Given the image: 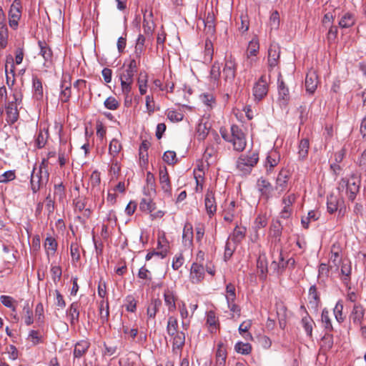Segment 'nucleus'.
<instances>
[{"label":"nucleus","mask_w":366,"mask_h":366,"mask_svg":"<svg viewBox=\"0 0 366 366\" xmlns=\"http://www.w3.org/2000/svg\"><path fill=\"white\" fill-rule=\"evenodd\" d=\"M231 134L221 132L222 138L232 144L233 148L237 152H242L247 145L245 135L237 125H232L230 129Z\"/></svg>","instance_id":"obj_1"},{"label":"nucleus","mask_w":366,"mask_h":366,"mask_svg":"<svg viewBox=\"0 0 366 366\" xmlns=\"http://www.w3.org/2000/svg\"><path fill=\"white\" fill-rule=\"evenodd\" d=\"M342 187H346V193L350 201L353 202L360 191L361 185V176L357 173H352L350 179L342 178L339 183Z\"/></svg>","instance_id":"obj_2"},{"label":"nucleus","mask_w":366,"mask_h":366,"mask_svg":"<svg viewBox=\"0 0 366 366\" xmlns=\"http://www.w3.org/2000/svg\"><path fill=\"white\" fill-rule=\"evenodd\" d=\"M49 173L48 170L37 169L34 167L31 174L30 185L33 193H36L46 185L49 182Z\"/></svg>","instance_id":"obj_3"},{"label":"nucleus","mask_w":366,"mask_h":366,"mask_svg":"<svg viewBox=\"0 0 366 366\" xmlns=\"http://www.w3.org/2000/svg\"><path fill=\"white\" fill-rule=\"evenodd\" d=\"M22 94L20 89H15L14 90V101L8 103L6 106V120L9 124L16 122L19 117V112L17 106L22 101Z\"/></svg>","instance_id":"obj_4"},{"label":"nucleus","mask_w":366,"mask_h":366,"mask_svg":"<svg viewBox=\"0 0 366 366\" xmlns=\"http://www.w3.org/2000/svg\"><path fill=\"white\" fill-rule=\"evenodd\" d=\"M259 160L258 153L253 152L249 155H242L237 162V169L243 174H249Z\"/></svg>","instance_id":"obj_5"},{"label":"nucleus","mask_w":366,"mask_h":366,"mask_svg":"<svg viewBox=\"0 0 366 366\" xmlns=\"http://www.w3.org/2000/svg\"><path fill=\"white\" fill-rule=\"evenodd\" d=\"M21 16V4L20 0H14L9 11V24L14 30L17 29L19 21Z\"/></svg>","instance_id":"obj_6"},{"label":"nucleus","mask_w":366,"mask_h":366,"mask_svg":"<svg viewBox=\"0 0 366 366\" xmlns=\"http://www.w3.org/2000/svg\"><path fill=\"white\" fill-rule=\"evenodd\" d=\"M280 53V46L277 43L273 42L269 45L267 56V65L269 71L278 66Z\"/></svg>","instance_id":"obj_7"},{"label":"nucleus","mask_w":366,"mask_h":366,"mask_svg":"<svg viewBox=\"0 0 366 366\" xmlns=\"http://www.w3.org/2000/svg\"><path fill=\"white\" fill-rule=\"evenodd\" d=\"M237 63L235 59L229 56L226 57L224 66L223 68V77L225 81L232 83L236 76Z\"/></svg>","instance_id":"obj_8"},{"label":"nucleus","mask_w":366,"mask_h":366,"mask_svg":"<svg viewBox=\"0 0 366 366\" xmlns=\"http://www.w3.org/2000/svg\"><path fill=\"white\" fill-rule=\"evenodd\" d=\"M267 92L268 85L267 78L264 75H262L253 86V95L254 99L256 100L260 101L267 95Z\"/></svg>","instance_id":"obj_9"},{"label":"nucleus","mask_w":366,"mask_h":366,"mask_svg":"<svg viewBox=\"0 0 366 366\" xmlns=\"http://www.w3.org/2000/svg\"><path fill=\"white\" fill-rule=\"evenodd\" d=\"M159 175V184L162 191L167 196L170 197L172 195V184L166 167L160 168Z\"/></svg>","instance_id":"obj_10"},{"label":"nucleus","mask_w":366,"mask_h":366,"mask_svg":"<svg viewBox=\"0 0 366 366\" xmlns=\"http://www.w3.org/2000/svg\"><path fill=\"white\" fill-rule=\"evenodd\" d=\"M257 187L263 198L269 199L272 197L274 187L267 179L263 177L258 179Z\"/></svg>","instance_id":"obj_11"},{"label":"nucleus","mask_w":366,"mask_h":366,"mask_svg":"<svg viewBox=\"0 0 366 366\" xmlns=\"http://www.w3.org/2000/svg\"><path fill=\"white\" fill-rule=\"evenodd\" d=\"M204 206L207 214L209 217L214 215L217 212V203L214 193L212 190L207 189L204 197Z\"/></svg>","instance_id":"obj_12"},{"label":"nucleus","mask_w":366,"mask_h":366,"mask_svg":"<svg viewBox=\"0 0 366 366\" xmlns=\"http://www.w3.org/2000/svg\"><path fill=\"white\" fill-rule=\"evenodd\" d=\"M163 296L168 311L170 312H174L177 309L176 302L178 300L177 293L174 290L167 288L164 290Z\"/></svg>","instance_id":"obj_13"},{"label":"nucleus","mask_w":366,"mask_h":366,"mask_svg":"<svg viewBox=\"0 0 366 366\" xmlns=\"http://www.w3.org/2000/svg\"><path fill=\"white\" fill-rule=\"evenodd\" d=\"M38 46L39 48V55H41L44 60V66H49L51 64L53 58V52L48 44L44 41H39Z\"/></svg>","instance_id":"obj_14"},{"label":"nucleus","mask_w":366,"mask_h":366,"mask_svg":"<svg viewBox=\"0 0 366 366\" xmlns=\"http://www.w3.org/2000/svg\"><path fill=\"white\" fill-rule=\"evenodd\" d=\"M6 80V84L9 88L14 86L15 82V66L14 64L13 57L9 55L6 59V64L5 65Z\"/></svg>","instance_id":"obj_15"},{"label":"nucleus","mask_w":366,"mask_h":366,"mask_svg":"<svg viewBox=\"0 0 366 366\" xmlns=\"http://www.w3.org/2000/svg\"><path fill=\"white\" fill-rule=\"evenodd\" d=\"M290 178L289 171L282 169L276 179V184L274 189L278 191L279 194L285 192L287 187L288 180Z\"/></svg>","instance_id":"obj_16"},{"label":"nucleus","mask_w":366,"mask_h":366,"mask_svg":"<svg viewBox=\"0 0 366 366\" xmlns=\"http://www.w3.org/2000/svg\"><path fill=\"white\" fill-rule=\"evenodd\" d=\"M365 310L360 304H355L352 312L350 315V320L357 326L362 324V321L365 316Z\"/></svg>","instance_id":"obj_17"},{"label":"nucleus","mask_w":366,"mask_h":366,"mask_svg":"<svg viewBox=\"0 0 366 366\" xmlns=\"http://www.w3.org/2000/svg\"><path fill=\"white\" fill-rule=\"evenodd\" d=\"M204 277V268L202 264L194 262L191 267L190 279L193 283L200 282Z\"/></svg>","instance_id":"obj_18"},{"label":"nucleus","mask_w":366,"mask_h":366,"mask_svg":"<svg viewBox=\"0 0 366 366\" xmlns=\"http://www.w3.org/2000/svg\"><path fill=\"white\" fill-rule=\"evenodd\" d=\"M193 227L190 222L184 224L182 232V244L185 247L191 248L193 245Z\"/></svg>","instance_id":"obj_19"},{"label":"nucleus","mask_w":366,"mask_h":366,"mask_svg":"<svg viewBox=\"0 0 366 366\" xmlns=\"http://www.w3.org/2000/svg\"><path fill=\"white\" fill-rule=\"evenodd\" d=\"M71 149V146L69 144H67L66 141L60 142V147L59 149V163L61 167L64 166L69 160Z\"/></svg>","instance_id":"obj_20"},{"label":"nucleus","mask_w":366,"mask_h":366,"mask_svg":"<svg viewBox=\"0 0 366 366\" xmlns=\"http://www.w3.org/2000/svg\"><path fill=\"white\" fill-rule=\"evenodd\" d=\"M317 84L318 81L316 72L314 71H309L305 78L306 91L310 94H313L317 89Z\"/></svg>","instance_id":"obj_21"},{"label":"nucleus","mask_w":366,"mask_h":366,"mask_svg":"<svg viewBox=\"0 0 366 366\" xmlns=\"http://www.w3.org/2000/svg\"><path fill=\"white\" fill-rule=\"evenodd\" d=\"M67 77L70 80L71 78L69 76H66V75L63 76V78L61 80V93H60V99L62 102H64V103L69 102V100L71 97V83L66 82Z\"/></svg>","instance_id":"obj_22"},{"label":"nucleus","mask_w":366,"mask_h":366,"mask_svg":"<svg viewBox=\"0 0 366 366\" xmlns=\"http://www.w3.org/2000/svg\"><path fill=\"white\" fill-rule=\"evenodd\" d=\"M162 306V301L159 298L152 299L147 309V322L149 320H154L157 312Z\"/></svg>","instance_id":"obj_23"},{"label":"nucleus","mask_w":366,"mask_h":366,"mask_svg":"<svg viewBox=\"0 0 366 366\" xmlns=\"http://www.w3.org/2000/svg\"><path fill=\"white\" fill-rule=\"evenodd\" d=\"M152 12H149L148 14L146 13L144 14L143 24L142 27L144 29V34L147 35L148 38L152 36L153 31L154 29V24L152 19Z\"/></svg>","instance_id":"obj_24"},{"label":"nucleus","mask_w":366,"mask_h":366,"mask_svg":"<svg viewBox=\"0 0 366 366\" xmlns=\"http://www.w3.org/2000/svg\"><path fill=\"white\" fill-rule=\"evenodd\" d=\"M245 234L246 228L244 227L237 226L228 237V239L231 240L234 244H238L244 239Z\"/></svg>","instance_id":"obj_25"},{"label":"nucleus","mask_w":366,"mask_h":366,"mask_svg":"<svg viewBox=\"0 0 366 366\" xmlns=\"http://www.w3.org/2000/svg\"><path fill=\"white\" fill-rule=\"evenodd\" d=\"M68 316L70 317V323L76 325L79 320V304L77 302H72L66 311Z\"/></svg>","instance_id":"obj_26"},{"label":"nucleus","mask_w":366,"mask_h":366,"mask_svg":"<svg viewBox=\"0 0 366 366\" xmlns=\"http://www.w3.org/2000/svg\"><path fill=\"white\" fill-rule=\"evenodd\" d=\"M178 328L177 319L174 316H169L167 320V332L171 339L181 332Z\"/></svg>","instance_id":"obj_27"},{"label":"nucleus","mask_w":366,"mask_h":366,"mask_svg":"<svg viewBox=\"0 0 366 366\" xmlns=\"http://www.w3.org/2000/svg\"><path fill=\"white\" fill-rule=\"evenodd\" d=\"M227 349L223 343L217 345V350L216 352V365L225 366L227 359Z\"/></svg>","instance_id":"obj_28"},{"label":"nucleus","mask_w":366,"mask_h":366,"mask_svg":"<svg viewBox=\"0 0 366 366\" xmlns=\"http://www.w3.org/2000/svg\"><path fill=\"white\" fill-rule=\"evenodd\" d=\"M352 272V266L350 261H344L341 266L342 281L347 286L350 282V275Z\"/></svg>","instance_id":"obj_29"},{"label":"nucleus","mask_w":366,"mask_h":366,"mask_svg":"<svg viewBox=\"0 0 366 366\" xmlns=\"http://www.w3.org/2000/svg\"><path fill=\"white\" fill-rule=\"evenodd\" d=\"M155 178L154 174L147 172L146 177V186L144 188V194L145 195H152L155 194Z\"/></svg>","instance_id":"obj_30"},{"label":"nucleus","mask_w":366,"mask_h":366,"mask_svg":"<svg viewBox=\"0 0 366 366\" xmlns=\"http://www.w3.org/2000/svg\"><path fill=\"white\" fill-rule=\"evenodd\" d=\"M32 89L34 97L37 100H41L43 98V86L41 80L36 76H32Z\"/></svg>","instance_id":"obj_31"},{"label":"nucleus","mask_w":366,"mask_h":366,"mask_svg":"<svg viewBox=\"0 0 366 366\" xmlns=\"http://www.w3.org/2000/svg\"><path fill=\"white\" fill-rule=\"evenodd\" d=\"M340 198L337 196L331 194L327 198V210L330 214H333L337 212L340 204Z\"/></svg>","instance_id":"obj_32"},{"label":"nucleus","mask_w":366,"mask_h":366,"mask_svg":"<svg viewBox=\"0 0 366 366\" xmlns=\"http://www.w3.org/2000/svg\"><path fill=\"white\" fill-rule=\"evenodd\" d=\"M257 267L259 272V278L265 280L267 273V261L264 255H260L257 260Z\"/></svg>","instance_id":"obj_33"},{"label":"nucleus","mask_w":366,"mask_h":366,"mask_svg":"<svg viewBox=\"0 0 366 366\" xmlns=\"http://www.w3.org/2000/svg\"><path fill=\"white\" fill-rule=\"evenodd\" d=\"M89 347V343L87 341L82 340L77 342L74 349V357L80 358L88 350Z\"/></svg>","instance_id":"obj_34"},{"label":"nucleus","mask_w":366,"mask_h":366,"mask_svg":"<svg viewBox=\"0 0 366 366\" xmlns=\"http://www.w3.org/2000/svg\"><path fill=\"white\" fill-rule=\"evenodd\" d=\"M171 340L172 342L173 351H175L176 350L180 351L185 343V334L184 332L181 331L177 335L176 334V335Z\"/></svg>","instance_id":"obj_35"},{"label":"nucleus","mask_w":366,"mask_h":366,"mask_svg":"<svg viewBox=\"0 0 366 366\" xmlns=\"http://www.w3.org/2000/svg\"><path fill=\"white\" fill-rule=\"evenodd\" d=\"M356 19L354 14L347 12L344 14L339 21V25L342 28H349L355 23Z\"/></svg>","instance_id":"obj_36"},{"label":"nucleus","mask_w":366,"mask_h":366,"mask_svg":"<svg viewBox=\"0 0 366 366\" xmlns=\"http://www.w3.org/2000/svg\"><path fill=\"white\" fill-rule=\"evenodd\" d=\"M122 149V144L117 139H113L109 145V154L112 157V162H114V158L117 157L119 153Z\"/></svg>","instance_id":"obj_37"},{"label":"nucleus","mask_w":366,"mask_h":366,"mask_svg":"<svg viewBox=\"0 0 366 366\" xmlns=\"http://www.w3.org/2000/svg\"><path fill=\"white\" fill-rule=\"evenodd\" d=\"M58 244L56 240L52 237H47L44 242V248L47 255H54L57 249Z\"/></svg>","instance_id":"obj_38"},{"label":"nucleus","mask_w":366,"mask_h":366,"mask_svg":"<svg viewBox=\"0 0 366 366\" xmlns=\"http://www.w3.org/2000/svg\"><path fill=\"white\" fill-rule=\"evenodd\" d=\"M280 158L275 152H272L267 157L265 167L267 168V173L269 174L272 172V169L279 163Z\"/></svg>","instance_id":"obj_39"},{"label":"nucleus","mask_w":366,"mask_h":366,"mask_svg":"<svg viewBox=\"0 0 366 366\" xmlns=\"http://www.w3.org/2000/svg\"><path fill=\"white\" fill-rule=\"evenodd\" d=\"M277 83L280 97L285 102L287 101L289 99V89L286 86L280 73L278 76Z\"/></svg>","instance_id":"obj_40"},{"label":"nucleus","mask_w":366,"mask_h":366,"mask_svg":"<svg viewBox=\"0 0 366 366\" xmlns=\"http://www.w3.org/2000/svg\"><path fill=\"white\" fill-rule=\"evenodd\" d=\"M207 324L209 327L210 332H216L217 326L219 325V321L214 312L209 311L207 313Z\"/></svg>","instance_id":"obj_41"},{"label":"nucleus","mask_w":366,"mask_h":366,"mask_svg":"<svg viewBox=\"0 0 366 366\" xmlns=\"http://www.w3.org/2000/svg\"><path fill=\"white\" fill-rule=\"evenodd\" d=\"M100 320L102 324L108 321L109 317V306L108 302L104 300L99 302Z\"/></svg>","instance_id":"obj_42"},{"label":"nucleus","mask_w":366,"mask_h":366,"mask_svg":"<svg viewBox=\"0 0 366 366\" xmlns=\"http://www.w3.org/2000/svg\"><path fill=\"white\" fill-rule=\"evenodd\" d=\"M151 195H146V197L142 199L139 203V208L142 212H152L154 209V203L152 202Z\"/></svg>","instance_id":"obj_43"},{"label":"nucleus","mask_w":366,"mask_h":366,"mask_svg":"<svg viewBox=\"0 0 366 366\" xmlns=\"http://www.w3.org/2000/svg\"><path fill=\"white\" fill-rule=\"evenodd\" d=\"M259 49V41L256 37H254L249 42L247 51V58L250 59L252 56H255L257 54Z\"/></svg>","instance_id":"obj_44"},{"label":"nucleus","mask_w":366,"mask_h":366,"mask_svg":"<svg viewBox=\"0 0 366 366\" xmlns=\"http://www.w3.org/2000/svg\"><path fill=\"white\" fill-rule=\"evenodd\" d=\"M147 81H148V75L146 72H141L139 74V77L137 80V84L139 86V90L142 95H144L147 92Z\"/></svg>","instance_id":"obj_45"},{"label":"nucleus","mask_w":366,"mask_h":366,"mask_svg":"<svg viewBox=\"0 0 366 366\" xmlns=\"http://www.w3.org/2000/svg\"><path fill=\"white\" fill-rule=\"evenodd\" d=\"M8 41V29L5 23H0V49H4Z\"/></svg>","instance_id":"obj_46"},{"label":"nucleus","mask_w":366,"mask_h":366,"mask_svg":"<svg viewBox=\"0 0 366 366\" xmlns=\"http://www.w3.org/2000/svg\"><path fill=\"white\" fill-rule=\"evenodd\" d=\"M234 207H235V202L234 201H232L227 207L224 209L223 212L224 215V219L226 222H232L234 217Z\"/></svg>","instance_id":"obj_47"},{"label":"nucleus","mask_w":366,"mask_h":366,"mask_svg":"<svg viewBox=\"0 0 366 366\" xmlns=\"http://www.w3.org/2000/svg\"><path fill=\"white\" fill-rule=\"evenodd\" d=\"M0 301L3 305L11 310L12 312H16V301L11 296L1 295Z\"/></svg>","instance_id":"obj_48"},{"label":"nucleus","mask_w":366,"mask_h":366,"mask_svg":"<svg viewBox=\"0 0 366 366\" xmlns=\"http://www.w3.org/2000/svg\"><path fill=\"white\" fill-rule=\"evenodd\" d=\"M302 325L305 329V331L307 336L312 337V326L314 325V321L309 316H305L302 317L301 321Z\"/></svg>","instance_id":"obj_49"},{"label":"nucleus","mask_w":366,"mask_h":366,"mask_svg":"<svg viewBox=\"0 0 366 366\" xmlns=\"http://www.w3.org/2000/svg\"><path fill=\"white\" fill-rule=\"evenodd\" d=\"M321 320L325 330L327 331H332L333 330L329 312L327 309H324L322 311Z\"/></svg>","instance_id":"obj_50"},{"label":"nucleus","mask_w":366,"mask_h":366,"mask_svg":"<svg viewBox=\"0 0 366 366\" xmlns=\"http://www.w3.org/2000/svg\"><path fill=\"white\" fill-rule=\"evenodd\" d=\"M234 350L237 352L242 355H248L252 351V346L249 343H244L242 342H239L236 343L234 346Z\"/></svg>","instance_id":"obj_51"},{"label":"nucleus","mask_w":366,"mask_h":366,"mask_svg":"<svg viewBox=\"0 0 366 366\" xmlns=\"http://www.w3.org/2000/svg\"><path fill=\"white\" fill-rule=\"evenodd\" d=\"M280 19L279 12L277 11H272L269 21V25L271 30H277L280 26Z\"/></svg>","instance_id":"obj_52"},{"label":"nucleus","mask_w":366,"mask_h":366,"mask_svg":"<svg viewBox=\"0 0 366 366\" xmlns=\"http://www.w3.org/2000/svg\"><path fill=\"white\" fill-rule=\"evenodd\" d=\"M310 147V142L308 139H302L299 144V156L300 158L304 159L307 156L308 149Z\"/></svg>","instance_id":"obj_53"},{"label":"nucleus","mask_w":366,"mask_h":366,"mask_svg":"<svg viewBox=\"0 0 366 366\" xmlns=\"http://www.w3.org/2000/svg\"><path fill=\"white\" fill-rule=\"evenodd\" d=\"M221 74V67L220 64L218 62H214V64L212 66L211 70H210V77L211 79H212L215 83H218Z\"/></svg>","instance_id":"obj_54"},{"label":"nucleus","mask_w":366,"mask_h":366,"mask_svg":"<svg viewBox=\"0 0 366 366\" xmlns=\"http://www.w3.org/2000/svg\"><path fill=\"white\" fill-rule=\"evenodd\" d=\"M24 322L26 325H31L33 320V312L30 309L29 303H26L23 308Z\"/></svg>","instance_id":"obj_55"},{"label":"nucleus","mask_w":366,"mask_h":366,"mask_svg":"<svg viewBox=\"0 0 366 366\" xmlns=\"http://www.w3.org/2000/svg\"><path fill=\"white\" fill-rule=\"evenodd\" d=\"M121 81V88L122 92L124 96H127V98H129V102H132V85L133 81H129L127 80H120Z\"/></svg>","instance_id":"obj_56"},{"label":"nucleus","mask_w":366,"mask_h":366,"mask_svg":"<svg viewBox=\"0 0 366 366\" xmlns=\"http://www.w3.org/2000/svg\"><path fill=\"white\" fill-rule=\"evenodd\" d=\"M343 304L341 300H339L334 308V315L336 320L341 323L344 321L345 317L342 315Z\"/></svg>","instance_id":"obj_57"},{"label":"nucleus","mask_w":366,"mask_h":366,"mask_svg":"<svg viewBox=\"0 0 366 366\" xmlns=\"http://www.w3.org/2000/svg\"><path fill=\"white\" fill-rule=\"evenodd\" d=\"M124 307L127 312H134L137 309V301L132 295H128L125 299Z\"/></svg>","instance_id":"obj_58"},{"label":"nucleus","mask_w":366,"mask_h":366,"mask_svg":"<svg viewBox=\"0 0 366 366\" xmlns=\"http://www.w3.org/2000/svg\"><path fill=\"white\" fill-rule=\"evenodd\" d=\"M252 326V322L250 320L244 321L242 323L240 324L239 327V332L240 334L243 335V333H246V335L244 336L245 339L247 340H252V336L250 333H247L249 330V329Z\"/></svg>","instance_id":"obj_59"},{"label":"nucleus","mask_w":366,"mask_h":366,"mask_svg":"<svg viewBox=\"0 0 366 366\" xmlns=\"http://www.w3.org/2000/svg\"><path fill=\"white\" fill-rule=\"evenodd\" d=\"M237 244H234L231 240L227 239L224 249V260L229 259L233 254Z\"/></svg>","instance_id":"obj_60"},{"label":"nucleus","mask_w":366,"mask_h":366,"mask_svg":"<svg viewBox=\"0 0 366 366\" xmlns=\"http://www.w3.org/2000/svg\"><path fill=\"white\" fill-rule=\"evenodd\" d=\"M50 272L53 282L54 283H57L61 280L62 274L61 267L59 265L51 264Z\"/></svg>","instance_id":"obj_61"},{"label":"nucleus","mask_w":366,"mask_h":366,"mask_svg":"<svg viewBox=\"0 0 366 366\" xmlns=\"http://www.w3.org/2000/svg\"><path fill=\"white\" fill-rule=\"evenodd\" d=\"M282 225L279 221L276 222L275 223H273L271 226L270 233L271 235L277 239L278 241L280 240V236L282 234Z\"/></svg>","instance_id":"obj_62"},{"label":"nucleus","mask_w":366,"mask_h":366,"mask_svg":"<svg viewBox=\"0 0 366 366\" xmlns=\"http://www.w3.org/2000/svg\"><path fill=\"white\" fill-rule=\"evenodd\" d=\"M167 118L172 122H178L183 119L184 115L182 112L176 110H168L167 113Z\"/></svg>","instance_id":"obj_63"},{"label":"nucleus","mask_w":366,"mask_h":366,"mask_svg":"<svg viewBox=\"0 0 366 366\" xmlns=\"http://www.w3.org/2000/svg\"><path fill=\"white\" fill-rule=\"evenodd\" d=\"M162 159L166 163L169 164H174L177 162L175 152L170 150L164 153Z\"/></svg>","instance_id":"obj_64"}]
</instances>
